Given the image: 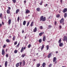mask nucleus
I'll use <instances>...</instances> for the list:
<instances>
[{
    "label": "nucleus",
    "mask_w": 67,
    "mask_h": 67,
    "mask_svg": "<svg viewBox=\"0 0 67 67\" xmlns=\"http://www.w3.org/2000/svg\"><path fill=\"white\" fill-rule=\"evenodd\" d=\"M40 21H44L46 20V17H44L43 18V16H41L40 17Z\"/></svg>",
    "instance_id": "1"
},
{
    "label": "nucleus",
    "mask_w": 67,
    "mask_h": 67,
    "mask_svg": "<svg viewBox=\"0 0 67 67\" xmlns=\"http://www.w3.org/2000/svg\"><path fill=\"white\" fill-rule=\"evenodd\" d=\"M64 22V19L63 18H62L61 20L60 21V23H62Z\"/></svg>",
    "instance_id": "2"
},
{
    "label": "nucleus",
    "mask_w": 67,
    "mask_h": 67,
    "mask_svg": "<svg viewBox=\"0 0 67 67\" xmlns=\"http://www.w3.org/2000/svg\"><path fill=\"white\" fill-rule=\"evenodd\" d=\"M2 54L3 55H4L5 54V51H4V50L3 49H2Z\"/></svg>",
    "instance_id": "3"
},
{
    "label": "nucleus",
    "mask_w": 67,
    "mask_h": 67,
    "mask_svg": "<svg viewBox=\"0 0 67 67\" xmlns=\"http://www.w3.org/2000/svg\"><path fill=\"white\" fill-rule=\"evenodd\" d=\"M65 40L66 41V42H67V37H66V36H65L64 37V38L63 39V41H64Z\"/></svg>",
    "instance_id": "4"
},
{
    "label": "nucleus",
    "mask_w": 67,
    "mask_h": 67,
    "mask_svg": "<svg viewBox=\"0 0 67 67\" xmlns=\"http://www.w3.org/2000/svg\"><path fill=\"white\" fill-rule=\"evenodd\" d=\"M30 13V10H27L26 11L25 13L27 14V13L29 14Z\"/></svg>",
    "instance_id": "5"
},
{
    "label": "nucleus",
    "mask_w": 67,
    "mask_h": 67,
    "mask_svg": "<svg viewBox=\"0 0 67 67\" xmlns=\"http://www.w3.org/2000/svg\"><path fill=\"white\" fill-rule=\"evenodd\" d=\"M7 65H8V62H7V61H6L5 62V67H7Z\"/></svg>",
    "instance_id": "6"
},
{
    "label": "nucleus",
    "mask_w": 67,
    "mask_h": 67,
    "mask_svg": "<svg viewBox=\"0 0 67 67\" xmlns=\"http://www.w3.org/2000/svg\"><path fill=\"white\" fill-rule=\"evenodd\" d=\"M67 8H65L63 9V13H65L66 12H67Z\"/></svg>",
    "instance_id": "7"
},
{
    "label": "nucleus",
    "mask_w": 67,
    "mask_h": 67,
    "mask_svg": "<svg viewBox=\"0 0 67 67\" xmlns=\"http://www.w3.org/2000/svg\"><path fill=\"white\" fill-rule=\"evenodd\" d=\"M52 54V53L51 52V53H50L48 55V58H50L51 57V54Z\"/></svg>",
    "instance_id": "8"
},
{
    "label": "nucleus",
    "mask_w": 67,
    "mask_h": 67,
    "mask_svg": "<svg viewBox=\"0 0 67 67\" xmlns=\"http://www.w3.org/2000/svg\"><path fill=\"white\" fill-rule=\"evenodd\" d=\"M36 31H37V28H36V27H35L33 30V32H36Z\"/></svg>",
    "instance_id": "9"
},
{
    "label": "nucleus",
    "mask_w": 67,
    "mask_h": 67,
    "mask_svg": "<svg viewBox=\"0 0 67 67\" xmlns=\"http://www.w3.org/2000/svg\"><path fill=\"white\" fill-rule=\"evenodd\" d=\"M25 62L24 60H23V64H22V65L23 66H24V65H25Z\"/></svg>",
    "instance_id": "10"
},
{
    "label": "nucleus",
    "mask_w": 67,
    "mask_h": 67,
    "mask_svg": "<svg viewBox=\"0 0 67 67\" xmlns=\"http://www.w3.org/2000/svg\"><path fill=\"white\" fill-rule=\"evenodd\" d=\"M6 41L7 43H10V42H11L10 40L9 39H6Z\"/></svg>",
    "instance_id": "11"
},
{
    "label": "nucleus",
    "mask_w": 67,
    "mask_h": 67,
    "mask_svg": "<svg viewBox=\"0 0 67 67\" xmlns=\"http://www.w3.org/2000/svg\"><path fill=\"white\" fill-rule=\"evenodd\" d=\"M41 50H42L43 48H44V44H42V46L40 47V48H41Z\"/></svg>",
    "instance_id": "12"
},
{
    "label": "nucleus",
    "mask_w": 67,
    "mask_h": 67,
    "mask_svg": "<svg viewBox=\"0 0 67 67\" xmlns=\"http://www.w3.org/2000/svg\"><path fill=\"white\" fill-rule=\"evenodd\" d=\"M43 41L45 42V40H46V37H45V36H44L43 37Z\"/></svg>",
    "instance_id": "13"
},
{
    "label": "nucleus",
    "mask_w": 67,
    "mask_h": 67,
    "mask_svg": "<svg viewBox=\"0 0 67 67\" xmlns=\"http://www.w3.org/2000/svg\"><path fill=\"white\" fill-rule=\"evenodd\" d=\"M56 58L55 57H54L53 58V63H54L55 62H56Z\"/></svg>",
    "instance_id": "14"
},
{
    "label": "nucleus",
    "mask_w": 67,
    "mask_h": 67,
    "mask_svg": "<svg viewBox=\"0 0 67 67\" xmlns=\"http://www.w3.org/2000/svg\"><path fill=\"white\" fill-rule=\"evenodd\" d=\"M36 10L37 11L39 12L41 11V9L40 8H37L36 9Z\"/></svg>",
    "instance_id": "15"
},
{
    "label": "nucleus",
    "mask_w": 67,
    "mask_h": 67,
    "mask_svg": "<svg viewBox=\"0 0 67 67\" xmlns=\"http://www.w3.org/2000/svg\"><path fill=\"white\" fill-rule=\"evenodd\" d=\"M19 11H20V9H17L16 10V14H17V13H18V12H19Z\"/></svg>",
    "instance_id": "16"
},
{
    "label": "nucleus",
    "mask_w": 67,
    "mask_h": 67,
    "mask_svg": "<svg viewBox=\"0 0 67 67\" xmlns=\"http://www.w3.org/2000/svg\"><path fill=\"white\" fill-rule=\"evenodd\" d=\"M43 34H44V32H41L39 34V35L40 36H41Z\"/></svg>",
    "instance_id": "17"
},
{
    "label": "nucleus",
    "mask_w": 67,
    "mask_h": 67,
    "mask_svg": "<svg viewBox=\"0 0 67 67\" xmlns=\"http://www.w3.org/2000/svg\"><path fill=\"white\" fill-rule=\"evenodd\" d=\"M63 46V43H60L59 44V46L60 47H62Z\"/></svg>",
    "instance_id": "18"
},
{
    "label": "nucleus",
    "mask_w": 67,
    "mask_h": 67,
    "mask_svg": "<svg viewBox=\"0 0 67 67\" xmlns=\"http://www.w3.org/2000/svg\"><path fill=\"white\" fill-rule=\"evenodd\" d=\"M11 22V20L9 19L8 20V24H10Z\"/></svg>",
    "instance_id": "19"
},
{
    "label": "nucleus",
    "mask_w": 67,
    "mask_h": 67,
    "mask_svg": "<svg viewBox=\"0 0 67 67\" xmlns=\"http://www.w3.org/2000/svg\"><path fill=\"white\" fill-rule=\"evenodd\" d=\"M26 21H24L23 22V25H25L26 24Z\"/></svg>",
    "instance_id": "20"
},
{
    "label": "nucleus",
    "mask_w": 67,
    "mask_h": 67,
    "mask_svg": "<svg viewBox=\"0 0 67 67\" xmlns=\"http://www.w3.org/2000/svg\"><path fill=\"white\" fill-rule=\"evenodd\" d=\"M24 51V50L23 49V47H22L21 51V53H22Z\"/></svg>",
    "instance_id": "21"
},
{
    "label": "nucleus",
    "mask_w": 67,
    "mask_h": 67,
    "mask_svg": "<svg viewBox=\"0 0 67 67\" xmlns=\"http://www.w3.org/2000/svg\"><path fill=\"white\" fill-rule=\"evenodd\" d=\"M10 10L8 9H7V13H8V14H9V13H10Z\"/></svg>",
    "instance_id": "22"
},
{
    "label": "nucleus",
    "mask_w": 67,
    "mask_h": 67,
    "mask_svg": "<svg viewBox=\"0 0 67 67\" xmlns=\"http://www.w3.org/2000/svg\"><path fill=\"white\" fill-rule=\"evenodd\" d=\"M46 65V64L45 63H43L42 64V66L43 67H45V66Z\"/></svg>",
    "instance_id": "23"
},
{
    "label": "nucleus",
    "mask_w": 67,
    "mask_h": 67,
    "mask_svg": "<svg viewBox=\"0 0 67 67\" xmlns=\"http://www.w3.org/2000/svg\"><path fill=\"white\" fill-rule=\"evenodd\" d=\"M19 63H17L16 64V67H18L19 66Z\"/></svg>",
    "instance_id": "24"
},
{
    "label": "nucleus",
    "mask_w": 67,
    "mask_h": 67,
    "mask_svg": "<svg viewBox=\"0 0 67 67\" xmlns=\"http://www.w3.org/2000/svg\"><path fill=\"white\" fill-rule=\"evenodd\" d=\"M67 16V13H66L64 14V18H66Z\"/></svg>",
    "instance_id": "25"
},
{
    "label": "nucleus",
    "mask_w": 67,
    "mask_h": 67,
    "mask_svg": "<svg viewBox=\"0 0 67 67\" xmlns=\"http://www.w3.org/2000/svg\"><path fill=\"white\" fill-rule=\"evenodd\" d=\"M34 25H33V22H32L31 23V24H30V26H33Z\"/></svg>",
    "instance_id": "26"
},
{
    "label": "nucleus",
    "mask_w": 67,
    "mask_h": 67,
    "mask_svg": "<svg viewBox=\"0 0 67 67\" xmlns=\"http://www.w3.org/2000/svg\"><path fill=\"white\" fill-rule=\"evenodd\" d=\"M0 18H1L2 19V13H1L0 14Z\"/></svg>",
    "instance_id": "27"
},
{
    "label": "nucleus",
    "mask_w": 67,
    "mask_h": 67,
    "mask_svg": "<svg viewBox=\"0 0 67 67\" xmlns=\"http://www.w3.org/2000/svg\"><path fill=\"white\" fill-rule=\"evenodd\" d=\"M40 66V63H38L37 64V67H39Z\"/></svg>",
    "instance_id": "28"
},
{
    "label": "nucleus",
    "mask_w": 67,
    "mask_h": 67,
    "mask_svg": "<svg viewBox=\"0 0 67 67\" xmlns=\"http://www.w3.org/2000/svg\"><path fill=\"white\" fill-rule=\"evenodd\" d=\"M25 56V54L24 53V54H23L21 56L23 58L24 57V56Z\"/></svg>",
    "instance_id": "29"
},
{
    "label": "nucleus",
    "mask_w": 67,
    "mask_h": 67,
    "mask_svg": "<svg viewBox=\"0 0 67 67\" xmlns=\"http://www.w3.org/2000/svg\"><path fill=\"white\" fill-rule=\"evenodd\" d=\"M47 50H48L49 49V46L47 45L46 46Z\"/></svg>",
    "instance_id": "30"
},
{
    "label": "nucleus",
    "mask_w": 67,
    "mask_h": 67,
    "mask_svg": "<svg viewBox=\"0 0 67 67\" xmlns=\"http://www.w3.org/2000/svg\"><path fill=\"white\" fill-rule=\"evenodd\" d=\"M60 16V15L59 14H57L56 15V17L57 18H59Z\"/></svg>",
    "instance_id": "31"
},
{
    "label": "nucleus",
    "mask_w": 67,
    "mask_h": 67,
    "mask_svg": "<svg viewBox=\"0 0 67 67\" xmlns=\"http://www.w3.org/2000/svg\"><path fill=\"white\" fill-rule=\"evenodd\" d=\"M17 20L18 22H19V20H20V17H18L17 19Z\"/></svg>",
    "instance_id": "32"
},
{
    "label": "nucleus",
    "mask_w": 67,
    "mask_h": 67,
    "mask_svg": "<svg viewBox=\"0 0 67 67\" xmlns=\"http://www.w3.org/2000/svg\"><path fill=\"white\" fill-rule=\"evenodd\" d=\"M14 53L15 54H16V53H18V50H15L14 51Z\"/></svg>",
    "instance_id": "33"
},
{
    "label": "nucleus",
    "mask_w": 67,
    "mask_h": 67,
    "mask_svg": "<svg viewBox=\"0 0 67 67\" xmlns=\"http://www.w3.org/2000/svg\"><path fill=\"white\" fill-rule=\"evenodd\" d=\"M15 36H14L13 37V41H14V40H15Z\"/></svg>",
    "instance_id": "34"
},
{
    "label": "nucleus",
    "mask_w": 67,
    "mask_h": 67,
    "mask_svg": "<svg viewBox=\"0 0 67 67\" xmlns=\"http://www.w3.org/2000/svg\"><path fill=\"white\" fill-rule=\"evenodd\" d=\"M29 24H30V21H29L27 23V26H29Z\"/></svg>",
    "instance_id": "35"
},
{
    "label": "nucleus",
    "mask_w": 67,
    "mask_h": 67,
    "mask_svg": "<svg viewBox=\"0 0 67 67\" xmlns=\"http://www.w3.org/2000/svg\"><path fill=\"white\" fill-rule=\"evenodd\" d=\"M43 3V1H41L40 3V5H42V3Z\"/></svg>",
    "instance_id": "36"
},
{
    "label": "nucleus",
    "mask_w": 67,
    "mask_h": 67,
    "mask_svg": "<svg viewBox=\"0 0 67 67\" xmlns=\"http://www.w3.org/2000/svg\"><path fill=\"white\" fill-rule=\"evenodd\" d=\"M39 43H41V42H42V39H40L39 40Z\"/></svg>",
    "instance_id": "37"
},
{
    "label": "nucleus",
    "mask_w": 67,
    "mask_h": 67,
    "mask_svg": "<svg viewBox=\"0 0 67 67\" xmlns=\"http://www.w3.org/2000/svg\"><path fill=\"white\" fill-rule=\"evenodd\" d=\"M61 41H62V40H61V39H60L59 41V44H60L61 43Z\"/></svg>",
    "instance_id": "38"
},
{
    "label": "nucleus",
    "mask_w": 67,
    "mask_h": 67,
    "mask_svg": "<svg viewBox=\"0 0 67 67\" xmlns=\"http://www.w3.org/2000/svg\"><path fill=\"white\" fill-rule=\"evenodd\" d=\"M20 42H19L18 45L16 46V47H18L19 46V45H20Z\"/></svg>",
    "instance_id": "39"
},
{
    "label": "nucleus",
    "mask_w": 67,
    "mask_h": 67,
    "mask_svg": "<svg viewBox=\"0 0 67 67\" xmlns=\"http://www.w3.org/2000/svg\"><path fill=\"white\" fill-rule=\"evenodd\" d=\"M52 66V64L51 63L49 65V67H51Z\"/></svg>",
    "instance_id": "40"
},
{
    "label": "nucleus",
    "mask_w": 67,
    "mask_h": 67,
    "mask_svg": "<svg viewBox=\"0 0 67 67\" xmlns=\"http://www.w3.org/2000/svg\"><path fill=\"white\" fill-rule=\"evenodd\" d=\"M43 26H40V29H41V30H42V29H43Z\"/></svg>",
    "instance_id": "41"
},
{
    "label": "nucleus",
    "mask_w": 67,
    "mask_h": 67,
    "mask_svg": "<svg viewBox=\"0 0 67 67\" xmlns=\"http://www.w3.org/2000/svg\"><path fill=\"white\" fill-rule=\"evenodd\" d=\"M7 47V45H5V44H4L3 46V48H5V47Z\"/></svg>",
    "instance_id": "42"
},
{
    "label": "nucleus",
    "mask_w": 67,
    "mask_h": 67,
    "mask_svg": "<svg viewBox=\"0 0 67 67\" xmlns=\"http://www.w3.org/2000/svg\"><path fill=\"white\" fill-rule=\"evenodd\" d=\"M14 3H15L16 2V0H12Z\"/></svg>",
    "instance_id": "43"
},
{
    "label": "nucleus",
    "mask_w": 67,
    "mask_h": 67,
    "mask_svg": "<svg viewBox=\"0 0 67 67\" xmlns=\"http://www.w3.org/2000/svg\"><path fill=\"white\" fill-rule=\"evenodd\" d=\"M17 42L16 41H15L14 43V45H16L17 44Z\"/></svg>",
    "instance_id": "44"
},
{
    "label": "nucleus",
    "mask_w": 67,
    "mask_h": 67,
    "mask_svg": "<svg viewBox=\"0 0 67 67\" xmlns=\"http://www.w3.org/2000/svg\"><path fill=\"white\" fill-rule=\"evenodd\" d=\"M20 64V66H21V65H22V62H20L19 63Z\"/></svg>",
    "instance_id": "45"
},
{
    "label": "nucleus",
    "mask_w": 67,
    "mask_h": 67,
    "mask_svg": "<svg viewBox=\"0 0 67 67\" xmlns=\"http://www.w3.org/2000/svg\"><path fill=\"white\" fill-rule=\"evenodd\" d=\"M31 44H29L28 46V48H30L31 47Z\"/></svg>",
    "instance_id": "46"
},
{
    "label": "nucleus",
    "mask_w": 67,
    "mask_h": 67,
    "mask_svg": "<svg viewBox=\"0 0 67 67\" xmlns=\"http://www.w3.org/2000/svg\"><path fill=\"white\" fill-rule=\"evenodd\" d=\"M6 57L7 58L8 57V54H6Z\"/></svg>",
    "instance_id": "47"
},
{
    "label": "nucleus",
    "mask_w": 67,
    "mask_h": 67,
    "mask_svg": "<svg viewBox=\"0 0 67 67\" xmlns=\"http://www.w3.org/2000/svg\"><path fill=\"white\" fill-rule=\"evenodd\" d=\"M54 24H55V25H56V24H57V22H56V21H55L54 22Z\"/></svg>",
    "instance_id": "48"
},
{
    "label": "nucleus",
    "mask_w": 67,
    "mask_h": 67,
    "mask_svg": "<svg viewBox=\"0 0 67 67\" xmlns=\"http://www.w3.org/2000/svg\"><path fill=\"white\" fill-rule=\"evenodd\" d=\"M47 5H48V4H46V5H45V4L44 5V6L45 7H47Z\"/></svg>",
    "instance_id": "49"
},
{
    "label": "nucleus",
    "mask_w": 67,
    "mask_h": 67,
    "mask_svg": "<svg viewBox=\"0 0 67 67\" xmlns=\"http://www.w3.org/2000/svg\"><path fill=\"white\" fill-rule=\"evenodd\" d=\"M4 18L5 19H7V17L6 16V15H5L4 16Z\"/></svg>",
    "instance_id": "50"
},
{
    "label": "nucleus",
    "mask_w": 67,
    "mask_h": 67,
    "mask_svg": "<svg viewBox=\"0 0 67 67\" xmlns=\"http://www.w3.org/2000/svg\"><path fill=\"white\" fill-rule=\"evenodd\" d=\"M60 2L61 3H63V0H60Z\"/></svg>",
    "instance_id": "51"
},
{
    "label": "nucleus",
    "mask_w": 67,
    "mask_h": 67,
    "mask_svg": "<svg viewBox=\"0 0 67 67\" xmlns=\"http://www.w3.org/2000/svg\"><path fill=\"white\" fill-rule=\"evenodd\" d=\"M2 26V24H0V27H1Z\"/></svg>",
    "instance_id": "52"
},
{
    "label": "nucleus",
    "mask_w": 67,
    "mask_h": 67,
    "mask_svg": "<svg viewBox=\"0 0 67 67\" xmlns=\"http://www.w3.org/2000/svg\"><path fill=\"white\" fill-rule=\"evenodd\" d=\"M2 24L3 25H4V23H3V22H2Z\"/></svg>",
    "instance_id": "53"
},
{
    "label": "nucleus",
    "mask_w": 67,
    "mask_h": 67,
    "mask_svg": "<svg viewBox=\"0 0 67 67\" xmlns=\"http://www.w3.org/2000/svg\"><path fill=\"white\" fill-rule=\"evenodd\" d=\"M48 26L49 28H51V26H50V25H49Z\"/></svg>",
    "instance_id": "54"
},
{
    "label": "nucleus",
    "mask_w": 67,
    "mask_h": 67,
    "mask_svg": "<svg viewBox=\"0 0 67 67\" xmlns=\"http://www.w3.org/2000/svg\"><path fill=\"white\" fill-rule=\"evenodd\" d=\"M59 28H60V29H62V26H60Z\"/></svg>",
    "instance_id": "55"
},
{
    "label": "nucleus",
    "mask_w": 67,
    "mask_h": 67,
    "mask_svg": "<svg viewBox=\"0 0 67 67\" xmlns=\"http://www.w3.org/2000/svg\"><path fill=\"white\" fill-rule=\"evenodd\" d=\"M62 23V25H64V24H65V23L63 22Z\"/></svg>",
    "instance_id": "56"
},
{
    "label": "nucleus",
    "mask_w": 67,
    "mask_h": 67,
    "mask_svg": "<svg viewBox=\"0 0 67 67\" xmlns=\"http://www.w3.org/2000/svg\"><path fill=\"white\" fill-rule=\"evenodd\" d=\"M8 9H9V10H10V9H11V8L10 7H8Z\"/></svg>",
    "instance_id": "57"
},
{
    "label": "nucleus",
    "mask_w": 67,
    "mask_h": 67,
    "mask_svg": "<svg viewBox=\"0 0 67 67\" xmlns=\"http://www.w3.org/2000/svg\"><path fill=\"white\" fill-rule=\"evenodd\" d=\"M26 1L25 0V1H24V3L25 4L26 3Z\"/></svg>",
    "instance_id": "58"
},
{
    "label": "nucleus",
    "mask_w": 67,
    "mask_h": 67,
    "mask_svg": "<svg viewBox=\"0 0 67 67\" xmlns=\"http://www.w3.org/2000/svg\"><path fill=\"white\" fill-rule=\"evenodd\" d=\"M22 33H24V30H23L22 31Z\"/></svg>",
    "instance_id": "59"
},
{
    "label": "nucleus",
    "mask_w": 67,
    "mask_h": 67,
    "mask_svg": "<svg viewBox=\"0 0 67 67\" xmlns=\"http://www.w3.org/2000/svg\"><path fill=\"white\" fill-rule=\"evenodd\" d=\"M55 53H56L57 54V53H58V52L57 51H56Z\"/></svg>",
    "instance_id": "60"
},
{
    "label": "nucleus",
    "mask_w": 67,
    "mask_h": 67,
    "mask_svg": "<svg viewBox=\"0 0 67 67\" xmlns=\"http://www.w3.org/2000/svg\"><path fill=\"white\" fill-rule=\"evenodd\" d=\"M26 49V48L25 47H24V48H23V49Z\"/></svg>",
    "instance_id": "61"
},
{
    "label": "nucleus",
    "mask_w": 67,
    "mask_h": 67,
    "mask_svg": "<svg viewBox=\"0 0 67 67\" xmlns=\"http://www.w3.org/2000/svg\"><path fill=\"white\" fill-rule=\"evenodd\" d=\"M7 51H8V49H6V52H7Z\"/></svg>",
    "instance_id": "62"
},
{
    "label": "nucleus",
    "mask_w": 67,
    "mask_h": 67,
    "mask_svg": "<svg viewBox=\"0 0 67 67\" xmlns=\"http://www.w3.org/2000/svg\"><path fill=\"white\" fill-rule=\"evenodd\" d=\"M11 37H12L11 36H9V37L11 38Z\"/></svg>",
    "instance_id": "63"
},
{
    "label": "nucleus",
    "mask_w": 67,
    "mask_h": 67,
    "mask_svg": "<svg viewBox=\"0 0 67 67\" xmlns=\"http://www.w3.org/2000/svg\"><path fill=\"white\" fill-rule=\"evenodd\" d=\"M62 67H66V66H62Z\"/></svg>",
    "instance_id": "64"
}]
</instances>
